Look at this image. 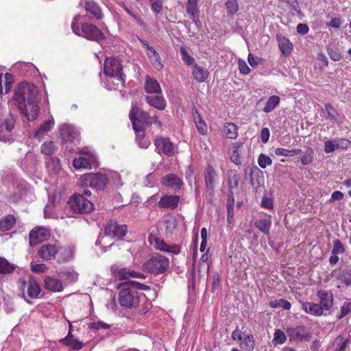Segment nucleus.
Returning <instances> with one entry per match:
<instances>
[{"label": "nucleus", "instance_id": "obj_48", "mask_svg": "<svg viewBox=\"0 0 351 351\" xmlns=\"http://www.w3.org/2000/svg\"><path fill=\"white\" fill-rule=\"evenodd\" d=\"M338 280L346 285H351V270L346 269L340 271L339 273Z\"/></svg>", "mask_w": 351, "mask_h": 351}, {"label": "nucleus", "instance_id": "obj_7", "mask_svg": "<svg viewBox=\"0 0 351 351\" xmlns=\"http://www.w3.org/2000/svg\"><path fill=\"white\" fill-rule=\"evenodd\" d=\"M169 260L160 254L152 256L143 263L142 267L144 271L153 274L165 273L169 268Z\"/></svg>", "mask_w": 351, "mask_h": 351}, {"label": "nucleus", "instance_id": "obj_12", "mask_svg": "<svg viewBox=\"0 0 351 351\" xmlns=\"http://www.w3.org/2000/svg\"><path fill=\"white\" fill-rule=\"evenodd\" d=\"M51 237L50 230L45 227H37L32 229L29 234L30 245L37 244L49 239Z\"/></svg>", "mask_w": 351, "mask_h": 351}, {"label": "nucleus", "instance_id": "obj_58", "mask_svg": "<svg viewBox=\"0 0 351 351\" xmlns=\"http://www.w3.org/2000/svg\"><path fill=\"white\" fill-rule=\"evenodd\" d=\"M335 342L339 345V347L337 348L336 351H345L348 343V339H344L342 337L339 336L337 337Z\"/></svg>", "mask_w": 351, "mask_h": 351}, {"label": "nucleus", "instance_id": "obj_4", "mask_svg": "<svg viewBox=\"0 0 351 351\" xmlns=\"http://www.w3.org/2000/svg\"><path fill=\"white\" fill-rule=\"evenodd\" d=\"M104 73L106 75L111 79H114L117 82L114 84V87H109V89H116L120 84L122 86H124L125 75L123 73V66L117 58H106L104 65Z\"/></svg>", "mask_w": 351, "mask_h": 351}, {"label": "nucleus", "instance_id": "obj_62", "mask_svg": "<svg viewBox=\"0 0 351 351\" xmlns=\"http://www.w3.org/2000/svg\"><path fill=\"white\" fill-rule=\"evenodd\" d=\"M144 137L145 135L143 136V137L138 138L137 135L136 134V139L138 144V146L141 148L147 149L149 146L151 142L149 139L145 138Z\"/></svg>", "mask_w": 351, "mask_h": 351}, {"label": "nucleus", "instance_id": "obj_38", "mask_svg": "<svg viewBox=\"0 0 351 351\" xmlns=\"http://www.w3.org/2000/svg\"><path fill=\"white\" fill-rule=\"evenodd\" d=\"M15 223V218L13 215H7L0 221V230L2 232L11 229Z\"/></svg>", "mask_w": 351, "mask_h": 351}, {"label": "nucleus", "instance_id": "obj_51", "mask_svg": "<svg viewBox=\"0 0 351 351\" xmlns=\"http://www.w3.org/2000/svg\"><path fill=\"white\" fill-rule=\"evenodd\" d=\"M338 149L337 139L326 141L324 143V152L326 153H331Z\"/></svg>", "mask_w": 351, "mask_h": 351}, {"label": "nucleus", "instance_id": "obj_40", "mask_svg": "<svg viewBox=\"0 0 351 351\" xmlns=\"http://www.w3.org/2000/svg\"><path fill=\"white\" fill-rule=\"evenodd\" d=\"M280 104V97L276 95H272L269 97L267 101L266 105L263 108L265 112H270L273 111Z\"/></svg>", "mask_w": 351, "mask_h": 351}, {"label": "nucleus", "instance_id": "obj_53", "mask_svg": "<svg viewBox=\"0 0 351 351\" xmlns=\"http://www.w3.org/2000/svg\"><path fill=\"white\" fill-rule=\"evenodd\" d=\"M258 163L261 168L265 169L267 166L271 165L272 160L268 156L264 154H261L258 158Z\"/></svg>", "mask_w": 351, "mask_h": 351}, {"label": "nucleus", "instance_id": "obj_26", "mask_svg": "<svg viewBox=\"0 0 351 351\" xmlns=\"http://www.w3.org/2000/svg\"><path fill=\"white\" fill-rule=\"evenodd\" d=\"M256 228L265 234L268 235L271 226V219L270 215H267L263 218H261L255 221L254 223Z\"/></svg>", "mask_w": 351, "mask_h": 351}, {"label": "nucleus", "instance_id": "obj_36", "mask_svg": "<svg viewBox=\"0 0 351 351\" xmlns=\"http://www.w3.org/2000/svg\"><path fill=\"white\" fill-rule=\"evenodd\" d=\"M242 143L236 142L232 145V150L229 155L232 162L236 165H240L241 161L240 158V149L242 147Z\"/></svg>", "mask_w": 351, "mask_h": 351}, {"label": "nucleus", "instance_id": "obj_45", "mask_svg": "<svg viewBox=\"0 0 351 351\" xmlns=\"http://www.w3.org/2000/svg\"><path fill=\"white\" fill-rule=\"evenodd\" d=\"M314 156V150L311 147H308L302 157L301 158V162L303 165H307L312 162Z\"/></svg>", "mask_w": 351, "mask_h": 351}, {"label": "nucleus", "instance_id": "obj_37", "mask_svg": "<svg viewBox=\"0 0 351 351\" xmlns=\"http://www.w3.org/2000/svg\"><path fill=\"white\" fill-rule=\"evenodd\" d=\"M239 346L244 351H253L255 346L254 337L252 335H244Z\"/></svg>", "mask_w": 351, "mask_h": 351}, {"label": "nucleus", "instance_id": "obj_1", "mask_svg": "<svg viewBox=\"0 0 351 351\" xmlns=\"http://www.w3.org/2000/svg\"><path fill=\"white\" fill-rule=\"evenodd\" d=\"M38 90L33 84L27 82L20 83L14 93V99L19 110L29 120L34 121L38 116Z\"/></svg>", "mask_w": 351, "mask_h": 351}, {"label": "nucleus", "instance_id": "obj_15", "mask_svg": "<svg viewBox=\"0 0 351 351\" xmlns=\"http://www.w3.org/2000/svg\"><path fill=\"white\" fill-rule=\"evenodd\" d=\"M15 119L12 115H10L0 127V141L3 142H10L11 138L9 133L14 128Z\"/></svg>", "mask_w": 351, "mask_h": 351}, {"label": "nucleus", "instance_id": "obj_64", "mask_svg": "<svg viewBox=\"0 0 351 351\" xmlns=\"http://www.w3.org/2000/svg\"><path fill=\"white\" fill-rule=\"evenodd\" d=\"M239 69L240 72L243 74H248L250 71V69L246 62L243 60H239Z\"/></svg>", "mask_w": 351, "mask_h": 351}, {"label": "nucleus", "instance_id": "obj_35", "mask_svg": "<svg viewBox=\"0 0 351 351\" xmlns=\"http://www.w3.org/2000/svg\"><path fill=\"white\" fill-rule=\"evenodd\" d=\"M55 121L53 117L44 122V123L35 132V137L41 138L45 134L48 132L54 125Z\"/></svg>", "mask_w": 351, "mask_h": 351}, {"label": "nucleus", "instance_id": "obj_21", "mask_svg": "<svg viewBox=\"0 0 351 351\" xmlns=\"http://www.w3.org/2000/svg\"><path fill=\"white\" fill-rule=\"evenodd\" d=\"M217 175L215 169L208 165L206 167L204 173V180L206 183V189L213 191L215 186V182L217 180Z\"/></svg>", "mask_w": 351, "mask_h": 351}, {"label": "nucleus", "instance_id": "obj_23", "mask_svg": "<svg viewBox=\"0 0 351 351\" xmlns=\"http://www.w3.org/2000/svg\"><path fill=\"white\" fill-rule=\"evenodd\" d=\"M146 101L150 106L157 108L159 110H162L166 107L165 99L161 95V94L148 95L146 97Z\"/></svg>", "mask_w": 351, "mask_h": 351}, {"label": "nucleus", "instance_id": "obj_31", "mask_svg": "<svg viewBox=\"0 0 351 351\" xmlns=\"http://www.w3.org/2000/svg\"><path fill=\"white\" fill-rule=\"evenodd\" d=\"M147 55L155 69L161 70L163 68L160 55L154 49L149 48V51H147Z\"/></svg>", "mask_w": 351, "mask_h": 351}, {"label": "nucleus", "instance_id": "obj_50", "mask_svg": "<svg viewBox=\"0 0 351 351\" xmlns=\"http://www.w3.org/2000/svg\"><path fill=\"white\" fill-rule=\"evenodd\" d=\"M226 8L229 15H233L239 10V5L236 0H229L226 3Z\"/></svg>", "mask_w": 351, "mask_h": 351}, {"label": "nucleus", "instance_id": "obj_17", "mask_svg": "<svg viewBox=\"0 0 351 351\" xmlns=\"http://www.w3.org/2000/svg\"><path fill=\"white\" fill-rule=\"evenodd\" d=\"M162 185L170 187L174 189H180L183 185V182L181 178L178 177L174 173H168L161 178Z\"/></svg>", "mask_w": 351, "mask_h": 351}, {"label": "nucleus", "instance_id": "obj_10", "mask_svg": "<svg viewBox=\"0 0 351 351\" xmlns=\"http://www.w3.org/2000/svg\"><path fill=\"white\" fill-rule=\"evenodd\" d=\"M67 203L70 208L75 213H86L93 209V204L80 194L73 195Z\"/></svg>", "mask_w": 351, "mask_h": 351}, {"label": "nucleus", "instance_id": "obj_9", "mask_svg": "<svg viewBox=\"0 0 351 351\" xmlns=\"http://www.w3.org/2000/svg\"><path fill=\"white\" fill-rule=\"evenodd\" d=\"M129 116L137 137H143L144 130L143 125L147 119H149V114L145 111L140 110L136 106H132Z\"/></svg>", "mask_w": 351, "mask_h": 351}, {"label": "nucleus", "instance_id": "obj_43", "mask_svg": "<svg viewBox=\"0 0 351 351\" xmlns=\"http://www.w3.org/2000/svg\"><path fill=\"white\" fill-rule=\"evenodd\" d=\"M15 269L14 265L10 263L5 258L0 257V273L10 274Z\"/></svg>", "mask_w": 351, "mask_h": 351}, {"label": "nucleus", "instance_id": "obj_41", "mask_svg": "<svg viewBox=\"0 0 351 351\" xmlns=\"http://www.w3.org/2000/svg\"><path fill=\"white\" fill-rule=\"evenodd\" d=\"M149 243L154 245L157 250H159L162 252H167L168 245L164 242V241L161 240L160 238H158L155 236L150 235L149 237Z\"/></svg>", "mask_w": 351, "mask_h": 351}, {"label": "nucleus", "instance_id": "obj_19", "mask_svg": "<svg viewBox=\"0 0 351 351\" xmlns=\"http://www.w3.org/2000/svg\"><path fill=\"white\" fill-rule=\"evenodd\" d=\"M60 134L64 141H71L78 136V131L69 124H64L60 128Z\"/></svg>", "mask_w": 351, "mask_h": 351}, {"label": "nucleus", "instance_id": "obj_30", "mask_svg": "<svg viewBox=\"0 0 351 351\" xmlns=\"http://www.w3.org/2000/svg\"><path fill=\"white\" fill-rule=\"evenodd\" d=\"M46 167L49 173L55 175L58 174L61 171L60 162L58 158H47L46 160Z\"/></svg>", "mask_w": 351, "mask_h": 351}, {"label": "nucleus", "instance_id": "obj_28", "mask_svg": "<svg viewBox=\"0 0 351 351\" xmlns=\"http://www.w3.org/2000/svg\"><path fill=\"white\" fill-rule=\"evenodd\" d=\"M145 88L149 94H161V88L158 82L149 76L146 77Z\"/></svg>", "mask_w": 351, "mask_h": 351}, {"label": "nucleus", "instance_id": "obj_33", "mask_svg": "<svg viewBox=\"0 0 351 351\" xmlns=\"http://www.w3.org/2000/svg\"><path fill=\"white\" fill-rule=\"evenodd\" d=\"M186 12L194 22L198 20L197 0H187Z\"/></svg>", "mask_w": 351, "mask_h": 351}, {"label": "nucleus", "instance_id": "obj_20", "mask_svg": "<svg viewBox=\"0 0 351 351\" xmlns=\"http://www.w3.org/2000/svg\"><path fill=\"white\" fill-rule=\"evenodd\" d=\"M180 197L178 195H165L158 202V206L162 208L174 209L178 206Z\"/></svg>", "mask_w": 351, "mask_h": 351}, {"label": "nucleus", "instance_id": "obj_61", "mask_svg": "<svg viewBox=\"0 0 351 351\" xmlns=\"http://www.w3.org/2000/svg\"><path fill=\"white\" fill-rule=\"evenodd\" d=\"M328 53L330 58L334 61H339L342 56L336 49H328Z\"/></svg>", "mask_w": 351, "mask_h": 351}, {"label": "nucleus", "instance_id": "obj_22", "mask_svg": "<svg viewBox=\"0 0 351 351\" xmlns=\"http://www.w3.org/2000/svg\"><path fill=\"white\" fill-rule=\"evenodd\" d=\"M45 287L47 289L53 292H60L63 290L62 280L47 276L44 279Z\"/></svg>", "mask_w": 351, "mask_h": 351}, {"label": "nucleus", "instance_id": "obj_5", "mask_svg": "<svg viewBox=\"0 0 351 351\" xmlns=\"http://www.w3.org/2000/svg\"><path fill=\"white\" fill-rule=\"evenodd\" d=\"M139 301L138 292L129 283H125L121 287L119 302L122 306L130 308H134L138 305Z\"/></svg>", "mask_w": 351, "mask_h": 351}, {"label": "nucleus", "instance_id": "obj_14", "mask_svg": "<svg viewBox=\"0 0 351 351\" xmlns=\"http://www.w3.org/2000/svg\"><path fill=\"white\" fill-rule=\"evenodd\" d=\"M127 232V226L125 225H118L114 221H110L105 228L104 233L106 236L112 237L122 238Z\"/></svg>", "mask_w": 351, "mask_h": 351}, {"label": "nucleus", "instance_id": "obj_60", "mask_svg": "<svg viewBox=\"0 0 351 351\" xmlns=\"http://www.w3.org/2000/svg\"><path fill=\"white\" fill-rule=\"evenodd\" d=\"M151 3L152 10L156 14L161 12L162 8V3L161 0H149Z\"/></svg>", "mask_w": 351, "mask_h": 351}, {"label": "nucleus", "instance_id": "obj_3", "mask_svg": "<svg viewBox=\"0 0 351 351\" xmlns=\"http://www.w3.org/2000/svg\"><path fill=\"white\" fill-rule=\"evenodd\" d=\"M83 16L77 15L74 17L71 23L73 33L90 40L100 43L104 38V34L95 25L83 23Z\"/></svg>", "mask_w": 351, "mask_h": 351}, {"label": "nucleus", "instance_id": "obj_54", "mask_svg": "<svg viewBox=\"0 0 351 351\" xmlns=\"http://www.w3.org/2000/svg\"><path fill=\"white\" fill-rule=\"evenodd\" d=\"M180 53L182 56V59L184 62L187 65H191L194 62V58L190 56V54L187 52L186 49L184 47L180 48Z\"/></svg>", "mask_w": 351, "mask_h": 351}, {"label": "nucleus", "instance_id": "obj_34", "mask_svg": "<svg viewBox=\"0 0 351 351\" xmlns=\"http://www.w3.org/2000/svg\"><path fill=\"white\" fill-rule=\"evenodd\" d=\"M64 345L71 347L73 350H80L83 347V343L77 339H74L72 335H70V332H68V335L66 337L60 340Z\"/></svg>", "mask_w": 351, "mask_h": 351}, {"label": "nucleus", "instance_id": "obj_25", "mask_svg": "<svg viewBox=\"0 0 351 351\" xmlns=\"http://www.w3.org/2000/svg\"><path fill=\"white\" fill-rule=\"evenodd\" d=\"M84 8L86 13L90 14L91 17L96 19H101L102 18L103 14L101 9L94 1H86Z\"/></svg>", "mask_w": 351, "mask_h": 351}, {"label": "nucleus", "instance_id": "obj_42", "mask_svg": "<svg viewBox=\"0 0 351 351\" xmlns=\"http://www.w3.org/2000/svg\"><path fill=\"white\" fill-rule=\"evenodd\" d=\"M59 276L66 285L75 282L78 278V274L73 271H62Z\"/></svg>", "mask_w": 351, "mask_h": 351}, {"label": "nucleus", "instance_id": "obj_49", "mask_svg": "<svg viewBox=\"0 0 351 351\" xmlns=\"http://www.w3.org/2000/svg\"><path fill=\"white\" fill-rule=\"evenodd\" d=\"M41 152L47 156H51L55 151V145L51 141L45 142L41 145Z\"/></svg>", "mask_w": 351, "mask_h": 351}, {"label": "nucleus", "instance_id": "obj_44", "mask_svg": "<svg viewBox=\"0 0 351 351\" xmlns=\"http://www.w3.org/2000/svg\"><path fill=\"white\" fill-rule=\"evenodd\" d=\"M228 182L230 189L237 187L239 183V176L235 170H230L228 172Z\"/></svg>", "mask_w": 351, "mask_h": 351}, {"label": "nucleus", "instance_id": "obj_11", "mask_svg": "<svg viewBox=\"0 0 351 351\" xmlns=\"http://www.w3.org/2000/svg\"><path fill=\"white\" fill-rule=\"evenodd\" d=\"M85 180L92 188L96 190L104 189L108 184L109 179L107 173L99 172L86 176Z\"/></svg>", "mask_w": 351, "mask_h": 351}, {"label": "nucleus", "instance_id": "obj_55", "mask_svg": "<svg viewBox=\"0 0 351 351\" xmlns=\"http://www.w3.org/2000/svg\"><path fill=\"white\" fill-rule=\"evenodd\" d=\"M107 172L108 179H111L117 186H121L123 185L119 173L112 171H108Z\"/></svg>", "mask_w": 351, "mask_h": 351}, {"label": "nucleus", "instance_id": "obj_59", "mask_svg": "<svg viewBox=\"0 0 351 351\" xmlns=\"http://www.w3.org/2000/svg\"><path fill=\"white\" fill-rule=\"evenodd\" d=\"M274 341L277 344L283 343L286 341V337L285 333L280 330H277L274 333Z\"/></svg>", "mask_w": 351, "mask_h": 351}, {"label": "nucleus", "instance_id": "obj_63", "mask_svg": "<svg viewBox=\"0 0 351 351\" xmlns=\"http://www.w3.org/2000/svg\"><path fill=\"white\" fill-rule=\"evenodd\" d=\"M89 327L94 329L108 328L109 325L101 321L94 322L89 324Z\"/></svg>", "mask_w": 351, "mask_h": 351}, {"label": "nucleus", "instance_id": "obj_13", "mask_svg": "<svg viewBox=\"0 0 351 351\" xmlns=\"http://www.w3.org/2000/svg\"><path fill=\"white\" fill-rule=\"evenodd\" d=\"M156 151L158 154H164L167 156H171L175 154V147L171 141L165 137H157L154 141Z\"/></svg>", "mask_w": 351, "mask_h": 351}, {"label": "nucleus", "instance_id": "obj_47", "mask_svg": "<svg viewBox=\"0 0 351 351\" xmlns=\"http://www.w3.org/2000/svg\"><path fill=\"white\" fill-rule=\"evenodd\" d=\"M269 306L271 308H282L285 310H289L291 308V303L285 300L280 299L269 302Z\"/></svg>", "mask_w": 351, "mask_h": 351}, {"label": "nucleus", "instance_id": "obj_8", "mask_svg": "<svg viewBox=\"0 0 351 351\" xmlns=\"http://www.w3.org/2000/svg\"><path fill=\"white\" fill-rule=\"evenodd\" d=\"M17 285L21 296L28 303H31L32 300L37 298L40 293L38 282L33 279H29L27 281L19 280L17 282Z\"/></svg>", "mask_w": 351, "mask_h": 351}, {"label": "nucleus", "instance_id": "obj_24", "mask_svg": "<svg viewBox=\"0 0 351 351\" xmlns=\"http://www.w3.org/2000/svg\"><path fill=\"white\" fill-rule=\"evenodd\" d=\"M317 295L320 299L319 305L322 307V310H329L333 302L332 293L326 291L320 290L318 291Z\"/></svg>", "mask_w": 351, "mask_h": 351}, {"label": "nucleus", "instance_id": "obj_6", "mask_svg": "<svg viewBox=\"0 0 351 351\" xmlns=\"http://www.w3.org/2000/svg\"><path fill=\"white\" fill-rule=\"evenodd\" d=\"M80 154L82 156L73 160V165L75 169H91L99 166L96 154L88 147L82 148Z\"/></svg>", "mask_w": 351, "mask_h": 351}, {"label": "nucleus", "instance_id": "obj_16", "mask_svg": "<svg viewBox=\"0 0 351 351\" xmlns=\"http://www.w3.org/2000/svg\"><path fill=\"white\" fill-rule=\"evenodd\" d=\"M287 334L291 339L294 340H308L311 337L308 329L305 326L289 328Z\"/></svg>", "mask_w": 351, "mask_h": 351}, {"label": "nucleus", "instance_id": "obj_2", "mask_svg": "<svg viewBox=\"0 0 351 351\" xmlns=\"http://www.w3.org/2000/svg\"><path fill=\"white\" fill-rule=\"evenodd\" d=\"M38 255L44 261L54 259L60 263L70 261L73 256V251L71 247L47 243L40 246Z\"/></svg>", "mask_w": 351, "mask_h": 351}, {"label": "nucleus", "instance_id": "obj_39", "mask_svg": "<svg viewBox=\"0 0 351 351\" xmlns=\"http://www.w3.org/2000/svg\"><path fill=\"white\" fill-rule=\"evenodd\" d=\"M223 132L226 137L230 139H234L238 136L237 126L232 123H226L224 125Z\"/></svg>", "mask_w": 351, "mask_h": 351}, {"label": "nucleus", "instance_id": "obj_27", "mask_svg": "<svg viewBox=\"0 0 351 351\" xmlns=\"http://www.w3.org/2000/svg\"><path fill=\"white\" fill-rule=\"evenodd\" d=\"M278 47L284 55H289L293 50V45L290 40L283 36H277Z\"/></svg>", "mask_w": 351, "mask_h": 351}, {"label": "nucleus", "instance_id": "obj_46", "mask_svg": "<svg viewBox=\"0 0 351 351\" xmlns=\"http://www.w3.org/2000/svg\"><path fill=\"white\" fill-rule=\"evenodd\" d=\"M196 128L200 134L204 135L207 132V126L199 114L194 116Z\"/></svg>", "mask_w": 351, "mask_h": 351}, {"label": "nucleus", "instance_id": "obj_29", "mask_svg": "<svg viewBox=\"0 0 351 351\" xmlns=\"http://www.w3.org/2000/svg\"><path fill=\"white\" fill-rule=\"evenodd\" d=\"M192 75L194 79L199 82H204L208 77V71L197 64H195L192 71Z\"/></svg>", "mask_w": 351, "mask_h": 351}, {"label": "nucleus", "instance_id": "obj_57", "mask_svg": "<svg viewBox=\"0 0 351 351\" xmlns=\"http://www.w3.org/2000/svg\"><path fill=\"white\" fill-rule=\"evenodd\" d=\"M31 270L35 273H44L47 270V267L44 263H31Z\"/></svg>", "mask_w": 351, "mask_h": 351}, {"label": "nucleus", "instance_id": "obj_32", "mask_svg": "<svg viewBox=\"0 0 351 351\" xmlns=\"http://www.w3.org/2000/svg\"><path fill=\"white\" fill-rule=\"evenodd\" d=\"M302 309L306 313L315 316H319L323 313L322 307L318 304H315L312 302L303 303Z\"/></svg>", "mask_w": 351, "mask_h": 351}, {"label": "nucleus", "instance_id": "obj_52", "mask_svg": "<svg viewBox=\"0 0 351 351\" xmlns=\"http://www.w3.org/2000/svg\"><path fill=\"white\" fill-rule=\"evenodd\" d=\"M325 111L328 114V119L330 121L333 122L337 121V118L336 116L337 112L330 104L328 103L325 104Z\"/></svg>", "mask_w": 351, "mask_h": 351}, {"label": "nucleus", "instance_id": "obj_18", "mask_svg": "<svg viewBox=\"0 0 351 351\" xmlns=\"http://www.w3.org/2000/svg\"><path fill=\"white\" fill-rule=\"evenodd\" d=\"M117 278L119 280H128L130 278L145 279V276L140 272L136 271L130 268L119 269L115 274Z\"/></svg>", "mask_w": 351, "mask_h": 351}, {"label": "nucleus", "instance_id": "obj_56", "mask_svg": "<svg viewBox=\"0 0 351 351\" xmlns=\"http://www.w3.org/2000/svg\"><path fill=\"white\" fill-rule=\"evenodd\" d=\"M351 312V301L346 302L341 308V313L337 316L339 319H342Z\"/></svg>", "mask_w": 351, "mask_h": 351}]
</instances>
